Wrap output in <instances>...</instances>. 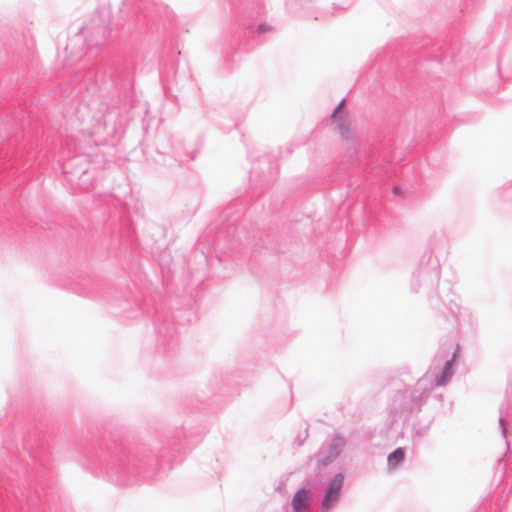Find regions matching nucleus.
Instances as JSON below:
<instances>
[{"label":"nucleus","mask_w":512,"mask_h":512,"mask_svg":"<svg viewBox=\"0 0 512 512\" xmlns=\"http://www.w3.org/2000/svg\"><path fill=\"white\" fill-rule=\"evenodd\" d=\"M343 484L342 475H336L330 482L325 498L323 500V507L329 509L338 500Z\"/></svg>","instance_id":"1"},{"label":"nucleus","mask_w":512,"mask_h":512,"mask_svg":"<svg viewBox=\"0 0 512 512\" xmlns=\"http://www.w3.org/2000/svg\"><path fill=\"white\" fill-rule=\"evenodd\" d=\"M404 456H405V453L402 448L396 449L394 452H392L388 456L389 466L392 468L396 467L399 463H401L404 460Z\"/></svg>","instance_id":"3"},{"label":"nucleus","mask_w":512,"mask_h":512,"mask_svg":"<svg viewBox=\"0 0 512 512\" xmlns=\"http://www.w3.org/2000/svg\"><path fill=\"white\" fill-rule=\"evenodd\" d=\"M451 364L450 362H447L444 369V375L450 374Z\"/></svg>","instance_id":"5"},{"label":"nucleus","mask_w":512,"mask_h":512,"mask_svg":"<svg viewBox=\"0 0 512 512\" xmlns=\"http://www.w3.org/2000/svg\"><path fill=\"white\" fill-rule=\"evenodd\" d=\"M309 501V493L306 490L298 491L293 498L292 505L295 511L300 512L307 507Z\"/></svg>","instance_id":"2"},{"label":"nucleus","mask_w":512,"mask_h":512,"mask_svg":"<svg viewBox=\"0 0 512 512\" xmlns=\"http://www.w3.org/2000/svg\"><path fill=\"white\" fill-rule=\"evenodd\" d=\"M443 383H444V379H442V380H438V381H437V384H438V385H442Z\"/></svg>","instance_id":"6"},{"label":"nucleus","mask_w":512,"mask_h":512,"mask_svg":"<svg viewBox=\"0 0 512 512\" xmlns=\"http://www.w3.org/2000/svg\"><path fill=\"white\" fill-rule=\"evenodd\" d=\"M345 101H341V103L338 105V107L335 109V111L333 112L332 114V118H335L336 114L341 110V108L343 107Z\"/></svg>","instance_id":"4"}]
</instances>
